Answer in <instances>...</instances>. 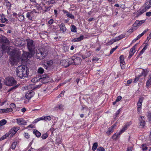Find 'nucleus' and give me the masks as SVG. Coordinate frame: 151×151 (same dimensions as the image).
Here are the masks:
<instances>
[{"label": "nucleus", "mask_w": 151, "mask_h": 151, "mask_svg": "<svg viewBox=\"0 0 151 151\" xmlns=\"http://www.w3.org/2000/svg\"><path fill=\"white\" fill-rule=\"evenodd\" d=\"M27 47L30 53L24 52L23 55L26 58H30L35 53V45L34 41L30 39L27 40Z\"/></svg>", "instance_id": "1"}, {"label": "nucleus", "mask_w": 151, "mask_h": 151, "mask_svg": "<svg viewBox=\"0 0 151 151\" xmlns=\"http://www.w3.org/2000/svg\"><path fill=\"white\" fill-rule=\"evenodd\" d=\"M29 70L25 66L20 65L16 69V72L17 76L21 78L27 77L29 74Z\"/></svg>", "instance_id": "2"}, {"label": "nucleus", "mask_w": 151, "mask_h": 151, "mask_svg": "<svg viewBox=\"0 0 151 151\" xmlns=\"http://www.w3.org/2000/svg\"><path fill=\"white\" fill-rule=\"evenodd\" d=\"M36 57L37 59L42 60L44 59L47 56V52L46 51L42 49L36 50Z\"/></svg>", "instance_id": "3"}, {"label": "nucleus", "mask_w": 151, "mask_h": 151, "mask_svg": "<svg viewBox=\"0 0 151 151\" xmlns=\"http://www.w3.org/2000/svg\"><path fill=\"white\" fill-rule=\"evenodd\" d=\"M4 83L6 86H12L16 85L17 82L13 77H7L4 80Z\"/></svg>", "instance_id": "4"}, {"label": "nucleus", "mask_w": 151, "mask_h": 151, "mask_svg": "<svg viewBox=\"0 0 151 151\" xmlns=\"http://www.w3.org/2000/svg\"><path fill=\"white\" fill-rule=\"evenodd\" d=\"M8 50L9 52V48H8ZM9 53V55L14 60L19 59L20 58V53L19 51L12 50ZM7 53H9V52Z\"/></svg>", "instance_id": "5"}, {"label": "nucleus", "mask_w": 151, "mask_h": 151, "mask_svg": "<svg viewBox=\"0 0 151 151\" xmlns=\"http://www.w3.org/2000/svg\"><path fill=\"white\" fill-rule=\"evenodd\" d=\"M8 48V46H6L5 47L4 45H2V47L0 48V58L2 56L4 52L5 53L6 52L7 53L9 52Z\"/></svg>", "instance_id": "6"}, {"label": "nucleus", "mask_w": 151, "mask_h": 151, "mask_svg": "<svg viewBox=\"0 0 151 151\" xmlns=\"http://www.w3.org/2000/svg\"><path fill=\"white\" fill-rule=\"evenodd\" d=\"M40 85L37 86H35L34 85L30 84L28 85L26 87L25 89L27 90L28 91H33L32 90L36 88H39L41 86Z\"/></svg>", "instance_id": "7"}, {"label": "nucleus", "mask_w": 151, "mask_h": 151, "mask_svg": "<svg viewBox=\"0 0 151 151\" xmlns=\"http://www.w3.org/2000/svg\"><path fill=\"white\" fill-rule=\"evenodd\" d=\"M39 80L43 83H45L48 82L49 81V77L47 75H44L39 79Z\"/></svg>", "instance_id": "8"}, {"label": "nucleus", "mask_w": 151, "mask_h": 151, "mask_svg": "<svg viewBox=\"0 0 151 151\" xmlns=\"http://www.w3.org/2000/svg\"><path fill=\"white\" fill-rule=\"evenodd\" d=\"M0 42L3 43V45H4L6 47V46H5L4 44H8L9 42L6 37L2 35H0Z\"/></svg>", "instance_id": "9"}, {"label": "nucleus", "mask_w": 151, "mask_h": 151, "mask_svg": "<svg viewBox=\"0 0 151 151\" xmlns=\"http://www.w3.org/2000/svg\"><path fill=\"white\" fill-rule=\"evenodd\" d=\"M142 98H139L138 102L137 104V110L139 112H140L141 109L142 103L143 100Z\"/></svg>", "instance_id": "10"}, {"label": "nucleus", "mask_w": 151, "mask_h": 151, "mask_svg": "<svg viewBox=\"0 0 151 151\" xmlns=\"http://www.w3.org/2000/svg\"><path fill=\"white\" fill-rule=\"evenodd\" d=\"M145 20H143L141 21L136 20L133 24V27L137 28L145 22Z\"/></svg>", "instance_id": "11"}, {"label": "nucleus", "mask_w": 151, "mask_h": 151, "mask_svg": "<svg viewBox=\"0 0 151 151\" xmlns=\"http://www.w3.org/2000/svg\"><path fill=\"white\" fill-rule=\"evenodd\" d=\"M34 94V92L33 91H30L27 92L25 94L26 98L28 99H30L33 96Z\"/></svg>", "instance_id": "12"}, {"label": "nucleus", "mask_w": 151, "mask_h": 151, "mask_svg": "<svg viewBox=\"0 0 151 151\" xmlns=\"http://www.w3.org/2000/svg\"><path fill=\"white\" fill-rule=\"evenodd\" d=\"M138 43L136 44L130 50L129 55V58H130L134 55L135 52V47L137 45Z\"/></svg>", "instance_id": "13"}, {"label": "nucleus", "mask_w": 151, "mask_h": 151, "mask_svg": "<svg viewBox=\"0 0 151 151\" xmlns=\"http://www.w3.org/2000/svg\"><path fill=\"white\" fill-rule=\"evenodd\" d=\"M17 122L19 125H25L27 123V122L22 118L17 119Z\"/></svg>", "instance_id": "14"}, {"label": "nucleus", "mask_w": 151, "mask_h": 151, "mask_svg": "<svg viewBox=\"0 0 151 151\" xmlns=\"http://www.w3.org/2000/svg\"><path fill=\"white\" fill-rule=\"evenodd\" d=\"M74 65H79L81 63V60L80 58L79 57H77L76 58H73Z\"/></svg>", "instance_id": "15"}, {"label": "nucleus", "mask_w": 151, "mask_h": 151, "mask_svg": "<svg viewBox=\"0 0 151 151\" xmlns=\"http://www.w3.org/2000/svg\"><path fill=\"white\" fill-rule=\"evenodd\" d=\"M146 9H149L151 7V0H147L145 4Z\"/></svg>", "instance_id": "16"}, {"label": "nucleus", "mask_w": 151, "mask_h": 151, "mask_svg": "<svg viewBox=\"0 0 151 151\" xmlns=\"http://www.w3.org/2000/svg\"><path fill=\"white\" fill-rule=\"evenodd\" d=\"M120 63V66L122 68L123 65L124 64L125 62L124 61V58L123 55H121L119 57Z\"/></svg>", "instance_id": "17"}, {"label": "nucleus", "mask_w": 151, "mask_h": 151, "mask_svg": "<svg viewBox=\"0 0 151 151\" xmlns=\"http://www.w3.org/2000/svg\"><path fill=\"white\" fill-rule=\"evenodd\" d=\"M83 36L82 35H81L79 37L74 38L71 41L72 42L80 41L83 39Z\"/></svg>", "instance_id": "18"}, {"label": "nucleus", "mask_w": 151, "mask_h": 151, "mask_svg": "<svg viewBox=\"0 0 151 151\" xmlns=\"http://www.w3.org/2000/svg\"><path fill=\"white\" fill-rule=\"evenodd\" d=\"M33 13V12H28L26 13V17L28 18L29 20H32V16Z\"/></svg>", "instance_id": "19"}, {"label": "nucleus", "mask_w": 151, "mask_h": 151, "mask_svg": "<svg viewBox=\"0 0 151 151\" xmlns=\"http://www.w3.org/2000/svg\"><path fill=\"white\" fill-rule=\"evenodd\" d=\"M148 29H145V30L144 31V32L140 34L135 39H134L136 41L138 39H139L143 35L146 33L148 31Z\"/></svg>", "instance_id": "20"}, {"label": "nucleus", "mask_w": 151, "mask_h": 151, "mask_svg": "<svg viewBox=\"0 0 151 151\" xmlns=\"http://www.w3.org/2000/svg\"><path fill=\"white\" fill-rule=\"evenodd\" d=\"M129 126V124H126L122 128V129L120 130L119 132V135H121L122 133L124 132L125 130H126L127 128V127Z\"/></svg>", "instance_id": "21"}, {"label": "nucleus", "mask_w": 151, "mask_h": 151, "mask_svg": "<svg viewBox=\"0 0 151 151\" xmlns=\"http://www.w3.org/2000/svg\"><path fill=\"white\" fill-rule=\"evenodd\" d=\"M19 129V127H14L12 129H11L10 131V133L11 132L12 135L14 134L17 132Z\"/></svg>", "instance_id": "22"}, {"label": "nucleus", "mask_w": 151, "mask_h": 151, "mask_svg": "<svg viewBox=\"0 0 151 151\" xmlns=\"http://www.w3.org/2000/svg\"><path fill=\"white\" fill-rule=\"evenodd\" d=\"M60 30L62 31L63 32H64L66 31V29L64 24H61L60 25Z\"/></svg>", "instance_id": "23"}, {"label": "nucleus", "mask_w": 151, "mask_h": 151, "mask_svg": "<svg viewBox=\"0 0 151 151\" xmlns=\"http://www.w3.org/2000/svg\"><path fill=\"white\" fill-rule=\"evenodd\" d=\"M60 63L65 67H67L69 66L68 61L65 60H63L60 62Z\"/></svg>", "instance_id": "24"}, {"label": "nucleus", "mask_w": 151, "mask_h": 151, "mask_svg": "<svg viewBox=\"0 0 151 151\" xmlns=\"http://www.w3.org/2000/svg\"><path fill=\"white\" fill-rule=\"evenodd\" d=\"M148 72V71L147 69H143V72L141 75L139 76V77H140L142 76H144L145 77L147 75Z\"/></svg>", "instance_id": "25"}, {"label": "nucleus", "mask_w": 151, "mask_h": 151, "mask_svg": "<svg viewBox=\"0 0 151 151\" xmlns=\"http://www.w3.org/2000/svg\"><path fill=\"white\" fill-rule=\"evenodd\" d=\"M10 135V137H12L13 136L12 134H11V132L10 133V131L7 133L5 135H4L1 138V139L3 140L5 139H6L7 137H8V136Z\"/></svg>", "instance_id": "26"}, {"label": "nucleus", "mask_w": 151, "mask_h": 151, "mask_svg": "<svg viewBox=\"0 0 151 151\" xmlns=\"http://www.w3.org/2000/svg\"><path fill=\"white\" fill-rule=\"evenodd\" d=\"M124 37V35H121L118 37H115V38L113 40L114 41V42H115L118 40H119L122 39V38Z\"/></svg>", "instance_id": "27"}, {"label": "nucleus", "mask_w": 151, "mask_h": 151, "mask_svg": "<svg viewBox=\"0 0 151 151\" xmlns=\"http://www.w3.org/2000/svg\"><path fill=\"white\" fill-rule=\"evenodd\" d=\"M33 133L36 135V137H40L41 135V133L36 129L34 130L33 131Z\"/></svg>", "instance_id": "28"}, {"label": "nucleus", "mask_w": 151, "mask_h": 151, "mask_svg": "<svg viewBox=\"0 0 151 151\" xmlns=\"http://www.w3.org/2000/svg\"><path fill=\"white\" fill-rule=\"evenodd\" d=\"M140 126L142 128H143L145 125V121L143 120H140Z\"/></svg>", "instance_id": "29"}, {"label": "nucleus", "mask_w": 151, "mask_h": 151, "mask_svg": "<svg viewBox=\"0 0 151 151\" xmlns=\"http://www.w3.org/2000/svg\"><path fill=\"white\" fill-rule=\"evenodd\" d=\"M146 85L147 87L151 85V76H150V78H148V80L146 82Z\"/></svg>", "instance_id": "30"}, {"label": "nucleus", "mask_w": 151, "mask_h": 151, "mask_svg": "<svg viewBox=\"0 0 151 151\" xmlns=\"http://www.w3.org/2000/svg\"><path fill=\"white\" fill-rule=\"evenodd\" d=\"M98 146V144L97 142L94 143L92 146V150L93 151L95 150L97 148Z\"/></svg>", "instance_id": "31"}, {"label": "nucleus", "mask_w": 151, "mask_h": 151, "mask_svg": "<svg viewBox=\"0 0 151 151\" xmlns=\"http://www.w3.org/2000/svg\"><path fill=\"white\" fill-rule=\"evenodd\" d=\"M76 27L74 25H72L71 27V30L72 32H76Z\"/></svg>", "instance_id": "32"}, {"label": "nucleus", "mask_w": 151, "mask_h": 151, "mask_svg": "<svg viewBox=\"0 0 151 151\" xmlns=\"http://www.w3.org/2000/svg\"><path fill=\"white\" fill-rule=\"evenodd\" d=\"M119 132L118 133L114 134L112 136V138L114 139H116L120 135H119Z\"/></svg>", "instance_id": "33"}, {"label": "nucleus", "mask_w": 151, "mask_h": 151, "mask_svg": "<svg viewBox=\"0 0 151 151\" xmlns=\"http://www.w3.org/2000/svg\"><path fill=\"white\" fill-rule=\"evenodd\" d=\"M44 71V70L42 68H39L38 69V73L40 74H42Z\"/></svg>", "instance_id": "34"}, {"label": "nucleus", "mask_w": 151, "mask_h": 151, "mask_svg": "<svg viewBox=\"0 0 151 151\" xmlns=\"http://www.w3.org/2000/svg\"><path fill=\"white\" fill-rule=\"evenodd\" d=\"M113 129L111 127L108 129V130L106 132V133L108 134H110L111 133L113 132Z\"/></svg>", "instance_id": "35"}, {"label": "nucleus", "mask_w": 151, "mask_h": 151, "mask_svg": "<svg viewBox=\"0 0 151 151\" xmlns=\"http://www.w3.org/2000/svg\"><path fill=\"white\" fill-rule=\"evenodd\" d=\"M73 61H74L73 58H72L69 59L68 62L69 66L71 64L74 65V62Z\"/></svg>", "instance_id": "36"}, {"label": "nucleus", "mask_w": 151, "mask_h": 151, "mask_svg": "<svg viewBox=\"0 0 151 151\" xmlns=\"http://www.w3.org/2000/svg\"><path fill=\"white\" fill-rule=\"evenodd\" d=\"M6 123V121L5 119H3L0 121V125L2 126L5 124Z\"/></svg>", "instance_id": "37"}, {"label": "nucleus", "mask_w": 151, "mask_h": 151, "mask_svg": "<svg viewBox=\"0 0 151 151\" xmlns=\"http://www.w3.org/2000/svg\"><path fill=\"white\" fill-rule=\"evenodd\" d=\"M67 17H69L71 19H74V15H73L72 14L68 12V14H66Z\"/></svg>", "instance_id": "38"}, {"label": "nucleus", "mask_w": 151, "mask_h": 151, "mask_svg": "<svg viewBox=\"0 0 151 151\" xmlns=\"http://www.w3.org/2000/svg\"><path fill=\"white\" fill-rule=\"evenodd\" d=\"M147 117L149 121L151 124V113L150 112L148 113Z\"/></svg>", "instance_id": "39"}, {"label": "nucleus", "mask_w": 151, "mask_h": 151, "mask_svg": "<svg viewBox=\"0 0 151 151\" xmlns=\"http://www.w3.org/2000/svg\"><path fill=\"white\" fill-rule=\"evenodd\" d=\"M48 136V134L47 133H45V134H43L41 138L43 139H46Z\"/></svg>", "instance_id": "40"}, {"label": "nucleus", "mask_w": 151, "mask_h": 151, "mask_svg": "<svg viewBox=\"0 0 151 151\" xmlns=\"http://www.w3.org/2000/svg\"><path fill=\"white\" fill-rule=\"evenodd\" d=\"M17 144V142H14L11 146V147L13 149H14L15 148Z\"/></svg>", "instance_id": "41"}, {"label": "nucleus", "mask_w": 151, "mask_h": 151, "mask_svg": "<svg viewBox=\"0 0 151 151\" xmlns=\"http://www.w3.org/2000/svg\"><path fill=\"white\" fill-rule=\"evenodd\" d=\"M136 27H133V25H132V28L130 29L128 31V32H129V33H131L132 32H133V31H134L135 30H136L137 29V28H136Z\"/></svg>", "instance_id": "42"}, {"label": "nucleus", "mask_w": 151, "mask_h": 151, "mask_svg": "<svg viewBox=\"0 0 151 151\" xmlns=\"http://www.w3.org/2000/svg\"><path fill=\"white\" fill-rule=\"evenodd\" d=\"M56 142L58 145L61 143V140L60 138L57 137L56 139Z\"/></svg>", "instance_id": "43"}, {"label": "nucleus", "mask_w": 151, "mask_h": 151, "mask_svg": "<svg viewBox=\"0 0 151 151\" xmlns=\"http://www.w3.org/2000/svg\"><path fill=\"white\" fill-rule=\"evenodd\" d=\"M91 55V54L89 53L88 54H87L86 55H82V58L83 59H85L86 58H87L88 57H89Z\"/></svg>", "instance_id": "44"}, {"label": "nucleus", "mask_w": 151, "mask_h": 151, "mask_svg": "<svg viewBox=\"0 0 151 151\" xmlns=\"http://www.w3.org/2000/svg\"><path fill=\"white\" fill-rule=\"evenodd\" d=\"M97 151H104V148L102 147H99L97 149Z\"/></svg>", "instance_id": "45"}, {"label": "nucleus", "mask_w": 151, "mask_h": 151, "mask_svg": "<svg viewBox=\"0 0 151 151\" xmlns=\"http://www.w3.org/2000/svg\"><path fill=\"white\" fill-rule=\"evenodd\" d=\"M44 118L45 121L50 120L51 119V116H44Z\"/></svg>", "instance_id": "46"}, {"label": "nucleus", "mask_w": 151, "mask_h": 151, "mask_svg": "<svg viewBox=\"0 0 151 151\" xmlns=\"http://www.w3.org/2000/svg\"><path fill=\"white\" fill-rule=\"evenodd\" d=\"M117 47L118 46H116L115 47L113 48L110 51V54H112L113 53V52L117 48Z\"/></svg>", "instance_id": "47"}, {"label": "nucleus", "mask_w": 151, "mask_h": 151, "mask_svg": "<svg viewBox=\"0 0 151 151\" xmlns=\"http://www.w3.org/2000/svg\"><path fill=\"white\" fill-rule=\"evenodd\" d=\"M24 137L27 139H28L30 135L27 133H24Z\"/></svg>", "instance_id": "48"}, {"label": "nucleus", "mask_w": 151, "mask_h": 151, "mask_svg": "<svg viewBox=\"0 0 151 151\" xmlns=\"http://www.w3.org/2000/svg\"><path fill=\"white\" fill-rule=\"evenodd\" d=\"M12 111V108H7L6 109V113H8L9 112H10Z\"/></svg>", "instance_id": "49"}, {"label": "nucleus", "mask_w": 151, "mask_h": 151, "mask_svg": "<svg viewBox=\"0 0 151 151\" xmlns=\"http://www.w3.org/2000/svg\"><path fill=\"white\" fill-rule=\"evenodd\" d=\"M147 9H146L145 7V8L143 9H141L140 10V12L142 13L143 14V13L146 12Z\"/></svg>", "instance_id": "50"}, {"label": "nucleus", "mask_w": 151, "mask_h": 151, "mask_svg": "<svg viewBox=\"0 0 151 151\" xmlns=\"http://www.w3.org/2000/svg\"><path fill=\"white\" fill-rule=\"evenodd\" d=\"M18 85H15L14 86L12 87L9 90V91H10L12 90L13 89H15L17 87H18Z\"/></svg>", "instance_id": "51"}, {"label": "nucleus", "mask_w": 151, "mask_h": 151, "mask_svg": "<svg viewBox=\"0 0 151 151\" xmlns=\"http://www.w3.org/2000/svg\"><path fill=\"white\" fill-rule=\"evenodd\" d=\"M10 108L12 109L15 108L16 106L15 104H14V103H12L10 104Z\"/></svg>", "instance_id": "52"}, {"label": "nucleus", "mask_w": 151, "mask_h": 151, "mask_svg": "<svg viewBox=\"0 0 151 151\" xmlns=\"http://www.w3.org/2000/svg\"><path fill=\"white\" fill-rule=\"evenodd\" d=\"M45 9L44 10V11L45 12L49 11L50 9V7L49 6L48 7H45Z\"/></svg>", "instance_id": "53"}, {"label": "nucleus", "mask_w": 151, "mask_h": 151, "mask_svg": "<svg viewBox=\"0 0 151 151\" xmlns=\"http://www.w3.org/2000/svg\"><path fill=\"white\" fill-rule=\"evenodd\" d=\"M38 79L37 78H34L33 79H32L31 80V81L33 82H37L38 81Z\"/></svg>", "instance_id": "54"}, {"label": "nucleus", "mask_w": 151, "mask_h": 151, "mask_svg": "<svg viewBox=\"0 0 151 151\" xmlns=\"http://www.w3.org/2000/svg\"><path fill=\"white\" fill-rule=\"evenodd\" d=\"M139 78H140L139 77V76L138 77H136L134 81V83H136L137 81H138L139 80Z\"/></svg>", "instance_id": "55"}, {"label": "nucleus", "mask_w": 151, "mask_h": 151, "mask_svg": "<svg viewBox=\"0 0 151 151\" xmlns=\"http://www.w3.org/2000/svg\"><path fill=\"white\" fill-rule=\"evenodd\" d=\"M122 97L120 96H119L117 97L116 99V101H119L122 99Z\"/></svg>", "instance_id": "56"}, {"label": "nucleus", "mask_w": 151, "mask_h": 151, "mask_svg": "<svg viewBox=\"0 0 151 151\" xmlns=\"http://www.w3.org/2000/svg\"><path fill=\"white\" fill-rule=\"evenodd\" d=\"M141 146L142 147V150H147V147H145V145L144 144L142 145H141Z\"/></svg>", "instance_id": "57"}, {"label": "nucleus", "mask_w": 151, "mask_h": 151, "mask_svg": "<svg viewBox=\"0 0 151 151\" xmlns=\"http://www.w3.org/2000/svg\"><path fill=\"white\" fill-rule=\"evenodd\" d=\"M52 60H50L49 61L47 62V64L48 65H50L52 64Z\"/></svg>", "instance_id": "58"}, {"label": "nucleus", "mask_w": 151, "mask_h": 151, "mask_svg": "<svg viewBox=\"0 0 151 151\" xmlns=\"http://www.w3.org/2000/svg\"><path fill=\"white\" fill-rule=\"evenodd\" d=\"M146 15L147 16L150 17L151 15V12H149L146 13Z\"/></svg>", "instance_id": "59"}, {"label": "nucleus", "mask_w": 151, "mask_h": 151, "mask_svg": "<svg viewBox=\"0 0 151 151\" xmlns=\"http://www.w3.org/2000/svg\"><path fill=\"white\" fill-rule=\"evenodd\" d=\"M64 106L62 104H60L58 106L59 109L60 110H62L63 109Z\"/></svg>", "instance_id": "60"}, {"label": "nucleus", "mask_w": 151, "mask_h": 151, "mask_svg": "<svg viewBox=\"0 0 151 151\" xmlns=\"http://www.w3.org/2000/svg\"><path fill=\"white\" fill-rule=\"evenodd\" d=\"M145 50L144 48H143V49L140 52L139 55L140 56L144 52Z\"/></svg>", "instance_id": "61"}, {"label": "nucleus", "mask_w": 151, "mask_h": 151, "mask_svg": "<svg viewBox=\"0 0 151 151\" xmlns=\"http://www.w3.org/2000/svg\"><path fill=\"white\" fill-rule=\"evenodd\" d=\"M120 111V109H119L115 114V116L116 117L119 114Z\"/></svg>", "instance_id": "62"}, {"label": "nucleus", "mask_w": 151, "mask_h": 151, "mask_svg": "<svg viewBox=\"0 0 151 151\" xmlns=\"http://www.w3.org/2000/svg\"><path fill=\"white\" fill-rule=\"evenodd\" d=\"M53 21L52 19H50L48 22L49 24H51L53 23Z\"/></svg>", "instance_id": "63"}, {"label": "nucleus", "mask_w": 151, "mask_h": 151, "mask_svg": "<svg viewBox=\"0 0 151 151\" xmlns=\"http://www.w3.org/2000/svg\"><path fill=\"white\" fill-rule=\"evenodd\" d=\"M151 38V33L147 37V39L149 40Z\"/></svg>", "instance_id": "64"}]
</instances>
